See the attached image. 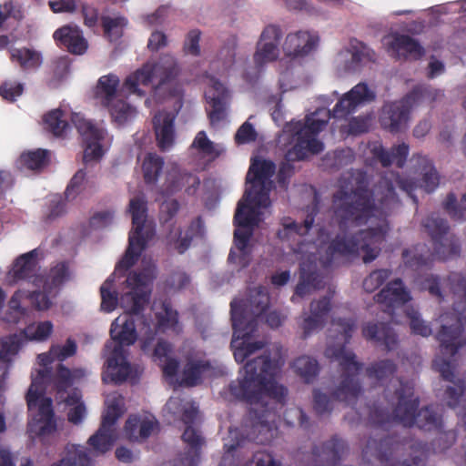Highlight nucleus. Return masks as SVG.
Masks as SVG:
<instances>
[{
    "label": "nucleus",
    "instance_id": "5fc2aeb1",
    "mask_svg": "<svg viewBox=\"0 0 466 466\" xmlns=\"http://www.w3.org/2000/svg\"><path fill=\"white\" fill-rule=\"evenodd\" d=\"M443 207L448 214L454 219H462L466 214V193L462 196L459 204L453 194H449Z\"/></svg>",
    "mask_w": 466,
    "mask_h": 466
},
{
    "label": "nucleus",
    "instance_id": "b1692460",
    "mask_svg": "<svg viewBox=\"0 0 466 466\" xmlns=\"http://www.w3.org/2000/svg\"><path fill=\"white\" fill-rule=\"evenodd\" d=\"M329 309V299L326 297L310 303V313H303L298 322L302 339H307L323 326L324 316Z\"/></svg>",
    "mask_w": 466,
    "mask_h": 466
},
{
    "label": "nucleus",
    "instance_id": "603ef678",
    "mask_svg": "<svg viewBox=\"0 0 466 466\" xmlns=\"http://www.w3.org/2000/svg\"><path fill=\"white\" fill-rule=\"evenodd\" d=\"M12 57L24 68H35L41 64L40 55L35 51L26 48L15 50L12 53Z\"/></svg>",
    "mask_w": 466,
    "mask_h": 466
},
{
    "label": "nucleus",
    "instance_id": "9d476101",
    "mask_svg": "<svg viewBox=\"0 0 466 466\" xmlns=\"http://www.w3.org/2000/svg\"><path fill=\"white\" fill-rule=\"evenodd\" d=\"M330 116L329 110L319 108L307 116L304 121H292L285 127L279 142L289 141L290 144L286 152L288 161L300 160L323 150V143L317 135L326 127Z\"/></svg>",
    "mask_w": 466,
    "mask_h": 466
},
{
    "label": "nucleus",
    "instance_id": "4468645a",
    "mask_svg": "<svg viewBox=\"0 0 466 466\" xmlns=\"http://www.w3.org/2000/svg\"><path fill=\"white\" fill-rule=\"evenodd\" d=\"M105 405L102 423L96 432L88 439V444L95 455H102L112 448L117 438L115 424L125 411L124 399L117 392L108 394Z\"/></svg>",
    "mask_w": 466,
    "mask_h": 466
},
{
    "label": "nucleus",
    "instance_id": "5701e85b",
    "mask_svg": "<svg viewBox=\"0 0 466 466\" xmlns=\"http://www.w3.org/2000/svg\"><path fill=\"white\" fill-rule=\"evenodd\" d=\"M157 422L151 414L130 415L124 426V435L132 441H142L157 429Z\"/></svg>",
    "mask_w": 466,
    "mask_h": 466
},
{
    "label": "nucleus",
    "instance_id": "7c9ffc66",
    "mask_svg": "<svg viewBox=\"0 0 466 466\" xmlns=\"http://www.w3.org/2000/svg\"><path fill=\"white\" fill-rule=\"evenodd\" d=\"M347 452V446L341 440L331 439L321 447H315L313 456L316 460L327 464H335Z\"/></svg>",
    "mask_w": 466,
    "mask_h": 466
},
{
    "label": "nucleus",
    "instance_id": "aec40b11",
    "mask_svg": "<svg viewBox=\"0 0 466 466\" xmlns=\"http://www.w3.org/2000/svg\"><path fill=\"white\" fill-rule=\"evenodd\" d=\"M281 36V30L278 26L268 25L263 30L254 54V62L257 66H263L279 56Z\"/></svg>",
    "mask_w": 466,
    "mask_h": 466
},
{
    "label": "nucleus",
    "instance_id": "3c124183",
    "mask_svg": "<svg viewBox=\"0 0 466 466\" xmlns=\"http://www.w3.org/2000/svg\"><path fill=\"white\" fill-rule=\"evenodd\" d=\"M407 96H412L411 103L413 107L421 103H432L443 96L441 90L433 89L431 87H420L415 89Z\"/></svg>",
    "mask_w": 466,
    "mask_h": 466
},
{
    "label": "nucleus",
    "instance_id": "a878e982",
    "mask_svg": "<svg viewBox=\"0 0 466 466\" xmlns=\"http://www.w3.org/2000/svg\"><path fill=\"white\" fill-rule=\"evenodd\" d=\"M318 36L308 31H299L287 35L283 50L288 56L303 57L315 49Z\"/></svg>",
    "mask_w": 466,
    "mask_h": 466
},
{
    "label": "nucleus",
    "instance_id": "393cba45",
    "mask_svg": "<svg viewBox=\"0 0 466 466\" xmlns=\"http://www.w3.org/2000/svg\"><path fill=\"white\" fill-rule=\"evenodd\" d=\"M370 48L362 43L355 42L350 46V49L340 51L335 63L338 69L344 72H354L358 70L362 63L371 59Z\"/></svg>",
    "mask_w": 466,
    "mask_h": 466
},
{
    "label": "nucleus",
    "instance_id": "a18cd8bd",
    "mask_svg": "<svg viewBox=\"0 0 466 466\" xmlns=\"http://www.w3.org/2000/svg\"><path fill=\"white\" fill-rule=\"evenodd\" d=\"M68 406L67 418L74 424H79L86 415V409L77 393L68 396L66 400Z\"/></svg>",
    "mask_w": 466,
    "mask_h": 466
},
{
    "label": "nucleus",
    "instance_id": "37998d69",
    "mask_svg": "<svg viewBox=\"0 0 466 466\" xmlns=\"http://www.w3.org/2000/svg\"><path fill=\"white\" fill-rule=\"evenodd\" d=\"M124 282L125 280L121 283V286L119 288V298L118 294L115 290H112V284L110 279H106L102 284V286L100 287V295L101 309L103 311L111 312L116 308L117 305L120 307L121 289Z\"/></svg>",
    "mask_w": 466,
    "mask_h": 466
},
{
    "label": "nucleus",
    "instance_id": "f8f14e48",
    "mask_svg": "<svg viewBox=\"0 0 466 466\" xmlns=\"http://www.w3.org/2000/svg\"><path fill=\"white\" fill-rule=\"evenodd\" d=\"M128 211L132 217L128 248L116 265L114 275L132 267L155 234L154 225L147 218V202L143 196H136L130 199Z\"/></svg>",
    "mask_w": 466,
    "mask_h": 466
},
{
    "label": "nucleus",
    "instance_id": "49530a36",
    "mask_svg": "<svg viewBox=\"0 0 466 466\" xmlns=\"http://www.w3.org/2000/svg\"><path fill=\"white\" fill-rule=\"evenodd\" d=\"M163 167V160L156 154H148L143 161V172L145 181L148 184L155 183L159 171Z\"/></svg>",
    "mask_w": 466,
    "mask_h": 466
},
{
    "label": "nucleus",
    "instance_id": "cd10ccee",
    "mask_svg": "<svg viewBox=\"0 0 466 466\" xmlns=\"http://www.w3.org/2000/svg\"><path fill=\"white\" fill-rule=\"evenodd\" d=\"M174 119L175 116L168 112H158L153 117V127L159 147L162 150L168 149L174 142Z\"/></svg>",
    "mask_w": 466,
    "mask_h": 466
},
{
    "label": "nucleus",
    "instance_id": "13d9d810",
    "mask_svg": "<svg viewBox=\"0 0 466 466\" xmlns=\"http://www.w3.org/2000/svg\"><path fill=\"white\" fill-rule=\"evenodd\" d=\"M394 370L395 366L391 361L383 360L368 369L367 373L370 379H375L378 381H381L382 380L392 375Z\"/></svg>",
    "mask_w": 466,
    "mask_h": 466
},
{
    "label": "nucleus",
    "instance_id": "a19ab883",
    "mask_svg": "<svg viewBox=\"0 0 466 466\" xmlns=\"http://www.w3.org/2000/svg\"><path fill=\"white\" fill-rule=\"evenodd\" d=\"M211 374L209 363L202 360L189 361L183 372L182 384L186 386L197 385L203 376H210Z\"/></svg>",
    "mask_w": 466,
    "mask_h": 466
},
{
    "label": "nucleus",
    "instance_id": "864d4df0",
    "mask_svg": "<svg viewBox=\"0 0 466 466\" xmlns=\"http://www.w3.org/2000/svg\"><path fill=\"white\" fill-rule=\"evenodd\" d=\"M46 127L55 136H62L67 127L66 121L63 118V114L59 109L53 110L46 115Z\"/></svg>",
    "mask_w": 466,
    "mask_h": 466
},
{
    "label": "nucleus",
    "instance_id": "8fccbe9b",
    "mask_svg": "<svg viewBox=\"0 0 466 466\" xmlns=\"http://www.w3.org/2000/svg\"><path fill=\"white\" fill-rule=\"evenodd\" d=\"M19 162L27 169H40L46 166L47 162L46 151L42 149L28 151L21 155Z\"/></svg>",
    "mask_w": 466,
    "mask_h": 466
},
{
    "label": "nucleus",
    "instance_id": "2eb2a0df",
    "mask_svg": "<svg viewBox=\"0 0 466 466\" xmlns=\"http://www.w3.org/2000/svg\"><path fill=\"white\" fill-rule=\"evenodd\" d=\"M426 231L431 235L435 253L446 259L460 251L458 239L449 232L447 222L438 214L428 216L422 222Z\"/></svg>",
    "mask_w": 466,
    "mask_h": 466
},
{
    "label": "nucleus",
    "instance_id": "6ab92c4d",
    "mask_svg": "<svg viewBox=\"0 0 466 466\" xmlns=\"http://www.w3.org/2000/svg\"><path fill=\"white\" fill-rule=\"evenodd\" d=\"M207 85L205 96L211 107L209 111L210 122L215 125L226 117L230 95L225 86L213 76L208 78Z\"/></svg>",
    "mask_w": 466,
    "mask_h": 466
},
{
    "label": "nucleus",
    "instance_id": "ddd939ff",
    "mask_svg": "<svg viewBox=\"0 0 466 466\" xmlns=\"http://www.w3.org/2000/svg\"><path fill=\"white\" fill-rule=\"evenodd\" d=\"M400 384V389L396 390L397 405L393 410V419L403 424L404 426L416 425L423 431H437L441 427V415L438 409L429 406L421 409L415 414L418 407V400L413 396V388L410 383Z\"/></svg>",
    "mask_w": 466,
    "mask_h": 466
},
{
    "label": "nucleus",
    "instance_id": "1a4fd4ad",
    "mask_svg": "<svg viewBox=\"0 0 466 466\" xmlns=\"http://www.w3.org/2000/svg\"><path fill=\"white\" fill-rule=\"evenodd\" d=\"M178 73L177 60L171 56H164L157 63H147L128 75L122 85V92L141 98L146 96L144 87L152 85L154 95L159 99L167 95L179 97L182 89L176 80Z\"/></svg>",
    "mask_w": 466,
    "mask_h": 466
},
{
    "label": "nucleus",
    "instance_id": "f03ea898",
    "mask_svg": "<svg viewBox=\"0 0 466 466\" xmlns=\"http://www.w3.org/2000/svg\"><path fill=\"white\" fill-rule=\"evenodd\" d=\"M284 364L282 348L273 346L262 355L248 360L240 371L238 382L230 386L231 392L252 406L249 420L242 427V433L249 440L264 443L274 437L276 414L273 403L280 401L286 389L277 382Z\"/></svg>",
    "mask_w": 466,
    "mask_h": 466
},
{
    "label": "nucleus",
    "instance_id": "c03bdc74",
    "mask_svg": "<svg viewBox=\"0 0 466 466\" xmlns=\"http://www.w3.org/2000/svg\"><path fill=\"white\" fill-rule=\"evenodd\" d=\"M157 327L160 330L172 329L178 331L177 329V314L172 308L167 304H163L159 310L156 313Z\"/></svg>",
    "mask_w": 466,
    "mask_h": 466
},
{
    "label": "nucleus",
    "instance_id": "09e8293b",
    "mask_svg": "<svg viewBox=\"0 0 466 466\" xmlns=\"http://www.w3.org/2000/svg\"><path fill=\"white\" fill-rule=\"evenodd\" d=\"M102 25L106 36L112 41L121 36L127 20L122 16H103Z\"/></svg>",
    "mask_w": 466,
    "mask_h": 466
},
{
    "label": "nucleus",
    "instance_id": "0e129e2a",
    "mask_svg": "<svg viewBox=\"0 0 466 466\" xmlns=\"http://www.w3.org/2000/svg\"><path fill=\"white\" fill-rule=\"evenodd\" d=\"M407 316L410 320V329L414 333L423 337H427L431 334V329L429 325L425 324L424 320L420 318V315L415 309H408Z\"/></svg>",
    "mask_w": 466,
    "mask_h": 466
},
{
    "label": "nucleus",
    "instance_id": "58836bf2",
    "mask_svg": "<svg viewBox=\"0 0 466 466\" xmlns=\"http://www.w3.org/2000/svg\"><path fill=\"white\" fill-rule=\"evenodd\" d=\"M86 375L87 370L85 369L70 370L63 364H58L56 371L53 374V378L50 382H53L59 390H64L75 381L86 377Z\"/></svg>",
    "mask_w": 466,
    "mask_h": 466
},
{
    "label": "nucleus",
    "instance_id": "20e7f679",
    "mask_svg": "<svg viewBox=\"0 0 466 466\" xmlns=\"http://www.w3.org/2000/svg\"><path fill=\"white\" fill-rule=\"evenodd\" d=\"M313 221L312 213L307 216L302 225L287 218L282 220V228L278 231V237L281 240L297 243L291 248L290 260L297 261L299 265V281L295 294L301 298L310 295L322 287V280L317 273V255L319 262L327 265L337 254H357V252H342L338 249L339 244L348 243L346 237L339 234L330 240L329 234L320 230L318 244L300 240L311 228Z\"/></svg>",
    "mask_w": 466,
    "mask_h": 466
},
{
    "label": "nucleus",
    "instance_id": "bf43d9fd",
    "mask_svg": "<svg viewBox=\"0 0 466 466\" xmlns=\"http://www.w3.org/2000/svg\"><path fill=\"white\" fill-rule=\"evenodd\" d=\"M24 340H26L23 336V332L19 335L15 334L5 338L2 342V349L0 350V358L7 360L9 355L15 354L21 347Z\"/></svg>",
    "mask_w": 466,
    "mask_h": 466
},
{
    "label": "nucleus",
    "instance_id": "4be33fe9",
    "mask_svg": "<svg viewBox=\"0 0 466 466\" xmlns=\"http://www.w3.org/2000/svg\"><path fill=\"white\" fill-rule=\"evenodd\" d=\"M374 97V92L370 90L366 84L360 83L339 100L333 109V116H345L356 110L359 106L372 101Z\"/></svg>",
    "mask_w": 466,
    "mask_h": 466
},
{
    "label": "nucleus",
    "instance_id": "dca6fc26",
    "mask_svg": "<svg viewBox=\"0 0 466 466\" xmlns=\"http://www.w3.org/2000/svg\"><path fill=\"white\" fill-rule=\"evenodd\" d=\"M165 410L168 413L179 417L187 425L182 435L185 442L192 448H197L202 444V438L193 426L198 414V407L193 401L182 399L180 396H172L167 400Z\"/></svg>",
    "mask_w": 466,
    "mask_h": 466
},
{
    "label": "nucleus",
    "instance_id": "6e6d98bb",
    "mask_svg": "<svg viewBox=\"0 0 466 466\" xmlns=\"http://www.w3.org/2000/svg\"><path fill=\"white\" fill-rule=\"evenodd\" d=\"M36 280L37 282H44L43 291H35L28 296L30 297L31 302L37 309H47L51 305V300L48 298L47 293L51 292L52 286L49 282L44 281L42 279H37Z\"/></svg>",
    "mask_w": 466,
    "mask_h": 466
},
{
    "label": "nucleus",
    "instance_id": "680f3d73",
    "mask_svg": "<svg viewBox=\"0 0 466 466\" xmlns=\"http://www.w3.org/2000/svg\"><path fill=\"white\" fill-rule=\"evenodd\" d=\"M408 181L412 183L413 190L417 187H420L423 188L426 192H431L439 185V176L435 168L428 167L423 173V177L420 185H417L412 180Z\"/></svg>",
    "mask_w": 466,
    "mask_h": 466
},
{
    "label": "nucleus",
    "instance_id": "69168bd1",
    "mask_svg": "<svg viewBox=\"0 0 466 466\" xmlns=\"http://www.w3.org/2000/svg\"><path fill=\"white\" fill-rule=\"evenodd\" d=\"M313 409L319 415L328 414L332 410V401L327 394L315 390L313 391Z\"/></svg>",
    "mask_w": 466,
    "mask_h": 466
},
{
    "label": "nucleus",
    "instance_id": "f3484780",
    "mask_svg": "<svg viewBox=\"0 0 466 466\" xmlns=\"http://www.w3.org/2000/svg\"><path fill=\"white\" fill-rule=\"evenodd\" d=\"M72 123L85 143L84 160L88 162L99 159L104 154L102 141L105 138V130L86 119L79 113L73 114Z\"/></svg>",
    "mask_w": 466,
    "mask_h": 466
},
{
    "label": "nucleus",
    "instance_id": "de8ad7c7",
    "mask_svg": "<svg viewBox=\"0 0 466 466\" xmlns=\"http://www.w3.org/2000/svg\"><path fill=\"white\" fill-rule=\"evenodd\" d=\"M53 330V324L50 321H43L28 325L23 331L26 340H45Z\"/></svg>",
    "mask_w": 466,
    "mask_h": 466
},
{
    "label": "nucleus",
    "instance_id": "f257e3e1",
    "mask_svg": "<svg viewBox=\"0 0 466 466\" xmlns=\"http://www.w3.org/2000/svg\"><path fill=\"white\" fill-rule=\"evenodd\" d=\"M345 187L335 195L333 207L339 229L348 243L339 244L342 252H357L364 263L374 260L380 252V244L388 230L387 214L399 203L396 187L415 200L413 186L398 174L387 172L380 177L371 192V201L366 190L367 177L356 171Z\"/></svg>",
    "mask_w": 466,
    "mask_h": 466
},
{
    "label": "nucleus",
    "instance_id": "473e14b6",
    "mask_svg": "<svg viewBox=\"0 0 466 466\" xmlns=\"http://www.w3.org/2000/svg\"><path fill=\"white\" fill-rule=\"evenodd\" d=\"M119 78L115 75L103 76L99 78L96 86V96L106 106L119 96H125L122 87L117 90Z\"/></svg>",
    "mask_w": 466,
    "mask_h": 466
},
{
    "label": "nucleus",
    "instance_id": "4d7b16f0",
    "mask_svg": "<svg viewBox=\"0 0 466 466\" xmlns=\"http://www.w3.org/2000/svg\"><path fill=\"white\" fill-rule=\"evenodd\" d=\"M203 233V223L200 218H197L190 225L188 232L186 233L185 237L177 242L176 248L179 253H183L189 247L191 238L194 236H202Z\"/></svg>",
    "mask_w": 466,
    "mask_h": 466
},
{
    "label": "nucleus",
    "instance_id": "bb28decb",
    "mask_svg": "<svg viewBox=\"0 0 466 466\" xmlns=\"http://www.w3.org/2000/svg\"><path fill=\"white\" fill-rule=\"evenodd\" d=\"M375 299L380 305L381 309L391 316L393 309L402 306L410 298L400 279H396L389 283L385 289L376 295Z\"/></svg>",
    "mask_w": 466,
    "mask_h": 466
},
{
    "label": "nucleus",
    "instance_id": "72a5a7b5",
    "mask_svg": "<svg viewBox=\"0 0 466 466\" xmlns=\"http://www.w3.org/2000/svg\"><path fill=\"white\" fill-rule=\"evenodd\" d=\"M362 333L367 339L383 344L388 350H393L396 345L395 334L383 323H369L363 328Z\"/></svg>",
    "mask_w": 466,
    "mask_h": 466
},
{
    "label": "nucleus",
    "instance_id": "338daca9",
    "mask_svg": "<svg viewBox=\"0 0 466 466\" xmlns=\"http://www.w3.org/2000/svg\"><path fill=\"white\" fill-rule=\"evenodd\" d=\"M257 131L254 127L246 121L242 124L235 134V141L237 144H248L253 142L257 138Z\"/></svg>",
    "mask_w": 466,
    "mask_h": 466
},
{
    "label": "nucleus",
    "instance_id": "e2e57ef3",
    "mask_svg": "<svg viewBox=\"0 0 466 466\" xmlns=\"http://www.w3.org/2000/svg\"><path fill=\"white\" fill-rule=\"evenodd\" d=\"M387 269H378L371 272L363 281V288L367 292H372L378 289L389 277Z\"/></svg>",
    "mask_w": 466,
    "mask_h": 466
},
{
    "label": "nucleus",
    "instance_id": "79ce46f5",
    "mask_svg": "<svg viewBox=\"0 0 466 466\" xmlns=\"http://www.w3.org/2000/svg\"><path fill=\"white\" fill-rule=\"evenodd\" d=\"M171 353V345L166 341H159L154 350L155 360L159 362L163 372L168 376H173L178 367L177 361L172 358Z\"/></svg>",
    "mask_w": 466,
    "mask_h": 466
},
{
    "label": "nucleus",
    "instance_id": "9b49d317",
    "mask_svg": "<svg viewBox=\"0 0 466 466\" xmlns=\"http://www.w3.org/2000/svg\"><path fill=\"white\" fill-rule=\"evenodd\" d=\"M466 324V314L461 317L454 313H446L440 317L441 330L437 334V339L440 341L439 353L432 362V366L441 376L452 381L454 377V356L459 349L466 347V340L462 342L460 339L461 324Z\"/></svg>",
    "mask_w": 466,
    "mask_h": 466
},
{
    "label": "nucleus",
    "instance_id": "423d86ee",
    "mask_svg": "<svg viewBox=\"0 0 466 466\" xmlns=\"http://www.w3.org/2000/svg\"><path fill=\"white\" fill-rule=\"evenodd\" d=\"M76 340L67 339L64 344L52 345L49 351L37 356L40 366L32 373V382L28 389L26 400L33 415L29 422V431L36 436L51 433L56 429V421L50 398L43 395L46 386L50 383L53 372L48 367L53 361H64L76 353Z\"/></svg>",
    "mask_w": 466,
    "mask_h": 466
},
{
    "label": "nucleus",
    "instance_id": "774afa93",
    "mask_svg": "<svg viewBox=\"0 0 466 466\" xmlns=\"http://www.w3.org/2000/svg\"><path fill=\"white\" fill-rule=\"evenodd\" d=\"M373 450V447L369 444L363 451V460L367 466H387L388 459Z\"/></svg>",
    "mask_w": 466,
    "mask_h": 466
},
{
    "label": "nucleus",
    "instance_id": "ea45409f",
    "mask_svg": "<svg viewBox=\"0 0 466 466\" xmlns=\"http://www.w3.org/2000/svg\"><path fill=\"white\" fill-rule=\"evenodd\" d=\"M292 369L305 382L309 383L318 376L319 365L314 358L303 355L293 361Z\"/></svg>",
    "mask_w": 466,
    "mask_h": 466
},
{
    "label": "nucleus",
    "instance_id": "412c9836",
    "mask_svg": "<svg viewBox=\"0 0 466 466\" xmlns=\"http://www.w3.org/2000/svg\"><path fill=\"white\" fill-rule=\"evenodd\" d=\"M383 45L388 54L397 59H417L423 54L420 44L409 35L392 34L383 38Z\"/></svg>",
    "mask_w": 466,
    "mask_h": 466
},
{
    "label": "nucleus",
    "instance_id": "a211bd4d",
    "mask_svg": "<svg viewBox=\"0 0 466 466\" xmlns=\"http://www.w3.org/2000/svg\"><path fill=\"white\" fill-rule=\"evenodd\" d=\"M411 98L412 96H406L383 106L380 123L385 129L397 133L406 128L410 120V112L413 108Z\"/></svg>",
    "mask_w": 466,
    "mask_h": 466
},
{
    "label": "nucleus",
    "instance_id": "c756f323",
    "mask_svg": "<svg viewBox=\"0 0 466 466\" xmlns=\"http://www.w3.org/2000/svg\"><path fill=\"white\" fill-rule=\"evenodd\" d=\"M166 189L169 193H173L185 186H188L187 190L190 193V189L199 184V179L185 171L175 163H168L166 167Z\"/></svg>",
    "mask_w": 466,
    "mask_h": 466
},
{
    "label": "nucleus",
    "instance_id": "c85d7f7f",
    "mask_svg": "<svg viewBox=\"0 0 466 466\" xmlns=\"http://www.w3.org/2000/svg\"><path fill=\"white\" fill-rule=\"evenodd\" d=\"M54 38L76 55H82L87 49V42L78 27L62 26L54 33Z\"/></svg>",
    "mask_w": 466,
    "mask_h": 466
},
{
    "label": "nucleus",
    "instance_id": "052dcab7",
    "mask_svg": "<svg viewBox=\"0 0 466 466\" xmlns=\"http://www.w3.org/2000/svg\"><path fill=\"white\" fill-rule=\"evenodd\" d=\"M446 400L450 407L455 408L459 404L466 403V389L461 383H454L447 387Z\"/></svg>",
    "mask_w": 466,
    "mask_h": 466
},
{
    "label": "nucleus",
    "instance_id": "6e6552de",
    "mask_svg": "<svg viewBox=\"0 0 466 466\" xmlns=\"http://www.w3.org/2000/svg\"><path fill=\"white\" fill-rule=\"evenodd\" d=\"M268 296L263 287H257L250 291L249 305L242 307L240 301L231 302V320L234 335L231 348L237 361L242 362L263 348L259 341L252 342L250 338L256 330L257 319L268 305Z\"/></svg>",
    "mask_w": 466,
    "mask_h": 466
},
{
    "label": "nucleus",
    "instance_id": "2f4dec72",
    "mask_svg": "<svg viewBox=\"0 0 466 466\" xmlns=\"http://www.w3.org/2000/svg\"><path fill=\"white\" fill-rule=\"evenodd\" d=\"M371 152L383 167H388L392 163H396L399 167H401L406 160L409 152V147L402 143L391 148V150H385L380 146H374Z\"/></svg>",
    "mask_w": 466,
    "mask_h": 466
},
{
    "label": "nucleus",
    "instance_id": "e433bc0d",
    "mask_svg": "<svg viewBox=\"0 0 466 466\" xmlns=\"http://www.w3.org/2000/svg\"><path fill=\"white\" fill-rule=\"evenodd\" d=\"M35 251L20 256L14 263L11 270L8 272V278L11 281L29 279L35 270V260L34 258Z\"/></svg>",
    "mask_w": 466,
    "mask_h": 466
},
{
    "label": "nucleus",
    "instance_id": "c9c22d12",
    "mask_svg": "<svg viewBox=\"0 0 466 466\" xmlns=\"http://www.w3.org/2000/svg\"><path fill=\"white\" fill-rule=\"evenodd\" d=\"M110 116L117 125H124L133 120L137 116V109L134 106L127 103L123 96H119L106 105Z\"/></svg>",
    "mask_w": 466,
    "mask_h": 466
},
{
    "label": "nucleus",
    "instance_id": "39448f33",
    "mask_svg": "<svg viewBox=\"0 0 466 466\" xmlns=\"http://www.w3.org/2000/svg\"><path fill=\"white\" fill-rule=\"evenodd\" d=\"M274 173L275 165L271 161L255 158L247 174L248 187L235 213L238 228L234 232L235 246L228 256L231 262L241 267L248 264L249 238L254 227L261 220L263 209L270 204L268 193L273 186L271 177Z\"/></svg>",
    "mask_w": 466,
    "mask_h": 466
},
{
    "label": "nucleus",
    "instance_id": "4c0bfd02",
    "mask_svg": "<svg viewBox=\"0 0 466 466\" xmlns=\"http://www.w3.org/2000/svg\"><path fill=\"white\" fill-rule=\"evenodd\" d=\"M52 466H93L86 449L80 445L69 444L65 457Z\"/></svg>",
    "mask_w": 466,
    "mask_h": 466
},
{
    "label": "nucleus",
    "instance_id": "f704fd0d",
    "mask_svg": "<svg viewBox=\"0 0 466 466\" xmlns=\"http://www.w3.org/2000/svg\"><path fill=\"white\" fill-rule=\"evenodd\" d=\"M191 150L203 158L213 160L218 157L223 151L224 147L212 142L208 137L205 131H199L193 140L190 147Z\"/></svg>",
    "mask_w": 466,
    "mask_h": 466
},
{
    "label": "nucleus",
    "instance_id": "0eeeda50",
    "mask_svg": "<svg viewBox=\"0 0 466 466\" xmlns=\"http://www.w3.org/2000/svg\"><path fill=\"white\" fill-rule=\"evenodd\" d=\"M355 329L351 319H334L329 329L325 357L335 361L342 374L333 392L334 397L347 403L353 401L360 393L361 387L358 379L360 363L353 352L345 347Z\"/></svg>",
    "mask_w": 466,
    "mask_h": 466
},
{
    "label": "nucleus",
    "instance_id": "7ed1b4c3",
    "mask_svg": "<svg viewBox=\"0 0 466 466\" xmlns=\"http://www.w3.org/2000/svg\"><path fill=\"white\" fill-rule=\"evenodd\" d=\"M154 279L155 268L149 266L139 273H129L123 283L120 308L124 309V314L118 316L111 324L110 336L114 346L102 375V380L106 383H121L137 377V370H134L127 360V351L124 347L133 345L137 339L131 314H139L148 303L150 285Z\"/></svg>",
    "mask_w": 466,
    "mask_h": 466
}]
</instances>
